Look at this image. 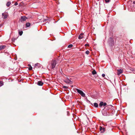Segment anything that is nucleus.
I'll list each match as a JSON object with an SVG mask.
<instances>
[{"instance_id":"22","label":"nucleus","mask_w":135,"mask_h":135,"mask_svg":"<svg viewBox=\"0 0 135 135\" xmlns=\"http://www.w3.org/2000/svg\"><path fill=\"white\" fill-rule=\"evenodd\" d=\"M85 53L86 54L88 55L89 53V51L88 50H87L86 51Z\"/></svg>"},{"instance_id":"24","label":"nucleus","mask_w":135,"mask_h":135,"mask_svg":"<svg viewBox=\"0 0 135 135\" xmlns=\"http://www.w3.org/2000/svg\"><path fill=\"white\" fill-rule=\"evenodd\" d=\"M107 103H103V106H105L107 105Z\"/></svg>"},{"instance_id":"28","label":"nucleus","mask_w":135,"mask_h":135,"mask_svg":"<svg viewBox=\"0 0 135 135\" xmlns=\"http://www.w3.org/2000/svg\"><path fill=\"white\" fill-rule=\"evenodd\" d=\"M47 20L46 19H45L44 21V22H45V21H46V20Z\"/></svg>"},{"instance_id":"25","label":"nucleus","mask_w":135,"mask_h":135,"mask_svg":"<svg viewBox=\"0 0 135 135\" xmlns=\"http://www.w3.org/2000/svg\"><path fill=\"white\" fill-rule=\"evenodd\" d=\"M18 4V3L17 2H16L14 4V5L15 6H16Z\"/></svg>"},{"instance_id":"8","label":"nucleus","mask_w":135,"mask_h":135,"mask_svg":"<svg viewBox=\"0 0 135 135\" xmlns=\"http://www.w3.org/2000/svg\"><path fill=\"white\" fill-rule=\"evenodd\" d=\"M37 84L39 86H42L43 84V83L41 81H39L38 82Z\"/></svg>"},{"instance_id":"17","label":"nucleus","mask_w":135,"mask_h":135,"mask_svg":"<svg viewBox=\"0 0 135 135\" xmlns=\"http://www.w3.org/2000/svg\"><path fill=\"white\" fill-rule=\"evenodd\" d=\"M3 85V82L2 81H0V86H2Z\"/></svg>"},{"instance_id":"20","label":"nucleus","mask_w":135,"mask_h":135,"mask_svg":"<svg viewBox=\"0 0 135 135\" xmlns=\"http://www.w3.org/2000/svg\"><path fill=\"white\" fill-rule=\"evenodd\" d=\"M73 46V45L72 44H70L68 46V48H70L72 47Z\"/></svg>"},{"instance_id":"33","label":"nucleus","mask_w":135,"mask_h":135,"mask_svg":"<svg viewBox=\"0 0 135 135\" xmlns=\"http://www.w3.org/2000/svg\"><path fill=\"white\" fill-rule=\"evenodd\" d=\"M104 129H105L104 128H103V130H104Z\"/></svg>"},{"instance_id":"26","label":"nucleus","mask_w":135,"mask_h":135,"mask_svg":"<svg viewBox=\"0 0 135 135\" xmlns=\"http://www.w3.org/2000/svg\"><path fill=\"white\" fill-rule=\"evenodd\" d=\"M102 77H104V76H105V74H102Z\"/></svg>"},{"instance_id":"2","label":"nucleus","mask_w":135,"mask_h":135,"mask_svg":"<svg viewBox=\"0 0 135 135\" xmlns=\"http://www.w3.org/2000/svg\"><path fill=\"white\" fill-rule=\"evenodd\" d=\"M76 90L77 91V92L80 94L82 97H85V94L83 93V92L82 90L79 89H76Z\"/></svg>"},{"instance_id":"7","label":"nucleus","mask_w":135,"mask_h":135,"mask_svg":"<svg viewBox=\"0 0 135 135\" xmlns=\"http://www.w3.org/2000/svg\"><path fill=\"white\" fill-rule=\"evenodd\" d=\"M84 34L83 33H81L78 36L79 39H82L83 37Z\"/></svg>"},{"instance_id":"32","label":"nucleus","mask_w":135,"mask_h":135,"mask_svg":"<svg viewBox=\"0 0 135 135\" xmlns=\"http://www.w3.org/2000/svg\"><path fill=\"white\" fill-rule=\"evenodd\" d=\"M40 17V16H38V19H39V18Z\"/></svg>"},{"instance_id":"16","label":"nucleus","mask_w":135,"mask_h":135,"mask_svg":"<svg viewBox=\"0 0 135 135\" xmlns=\"http://www.w3.org/2000/svg\"><path fill=\"white\" fill-rule=\"evenodd\" d=\"M18 33H19V35L20 36H21L22 35L23 32L22 31H19Z\"/></svg>"},{"instance_id":"31","label":"nucleus","mask_w":135,"mask_h":135,"mask_svg":"<svg viewBox=\"0 0 135 135\" xmlns=\"http://www.w3.org/2000/svg\"><path fill=\"white\" fill-rule=\"evenodd\" d=\"M102 127H101V128H100V130H102Z\"/></svg>"},{"instance_id":"15","label":"nucleus","mask_w":135,"mask_h":135,"mask_svg":"<svg viewBox=\"0 0 135 135\" xmlns=\"http://www.w3.org/2000/svg\"><path fill=\"white\" fill-rule=\"evenodd\" d=\"M109 41H110L111 42H112V44H113V39L112 38H110L109 39Z\"/></svg>"},{"instance_id":"5","label":"nucleus","mask_w":135,"mask_h":135,"mask_svg":"<svg viewBox=\"0 0 135 135\" xmlns=\"http://www.w3.org/2000/svg\"><path fill=\"white\" fill-rule=\"evenodd\" d=\"M27 19V18L25 16H22L21 20V22L25 21Z\"/></svg>"},{"instance_id":"13","label":"nucleus","mask_w":135,"mask_h":135,"mask_svg":"<svg viewBox=\"0 0 135 135\" xmlns=\"http://www.w3.org/2000/svg\"><path fill=\"white\" fill-rule=\"evenodd\" d=\"M94 104V106L96 107V108H97L98 107V104L97 103H95Z\"/></svg>"},{"instance_id":"30","label":"nucleus","mask_w":135,"mask_h":135,"mask_svg":"<svg viewBox=\"0 0 135 135\" xmlns=\"http://www.w3.org/2000/svg\"><path fill=\"white\" fill-rule=\"evenodd\" d=\"M85 46H89V45L88 44H86L85 45Z\"/></svg>"},{"instance_id":"27","label":"nucleus","mask_w":135,"mask_h":135,"mask_svg":"<svg viewBox=\"0 0 135 135\" xmlns=\"http://www.w3.org/2000/svg\"><path fill=\"white\" fill-rule=\"evenodd\" d=\"M105 1L106 2H109V0H105Z\"/></svg>"},{"instance_id":"3","label":"nucleus","mask_w":135,"mask_h":135,"mask_svg":"<svg viewBox=\"0 0 135 135\" xmlns=\"http://www.w3.org/2000/svg\"><path fill=\"white\" fill-rule=\"evenodd\" d=\"M65 82L67 84H71L72 82L69 79H67L65 81Z\"/></svg>"},{"instance_id":"12","label":"nucleus","mask_w":135,"mask_h":135,"mask_svg":"<svg viewBox=\"0 0 135 135\" xmlns=\"http://www.w3.org/2000/svg\"><path fill=\"white\" fill-rule=\"evenodd\" d=\"M11 4V3L10 2H8L6 3V5L7 6L9 7Z\"/></svg>"},{"instance_id":"29","label":"nucleus","mask_w":135,"mask_h":135,"mask_svg":"<svg viewBox=\"0 0 135 135\" xmlns=\"http://www.w3.org/2000/svg\"><path fill=\"white\" fill-rule=\"evenodd\" d=\"M133 4H135V1H134L133 2Z\"/></svg>"},{"instance_id":"19","label":"nucleus","mask_w":135,"mask_h":135,"mask_svg":"<svg viewBox=\"0 0 135 135\" xmlns=\"http://www.w3.org/2000/svg\"><path fill=\"white\" fill-rule=\"evenodd\" d=\"M92 73L94 75L97 73V72L95 70H93L92 71Z\"/></svg>"},{"instance_id":"18","label":"nucleus","mask_w":135,"mask_h":135,"mask_svg":"<svg viewBox=\"0 0 135 135\" xmlns=\"http://www.w3.org/2000/svg\"><path fill=\"white\" fill-rule=\"evenodd\" d=\"M30 24L29 22L27 23L26 25V26L27 27H28L29 26H30Z\"/></svg>"},{"instance_id":"11","label":"nucleus","mask_w":135,"mask_h":135,"mask_svg":"<svg viewBox=\"0 0 135 135\" xmlns=\"http://www.w3.org/2000/svg\"><path fill=\"white\" fill-rule=\"evenodd\" d=\"M40 66V64L39 63H37L35 64L34 68H36L37 67L38 68Z\"/></svg>"},{"instance_id":"1","label":"nucleus","mask_w":135,"mask_h":135,"mask_svg":"<svg viewBox=\"0 0 135 135\" xmlns=\"http://www.w3.org/2000/svg\"><path fill=\"white\" fill-rule=\"evenodd\" d=\"M56 64V61L55 60H52L51 61L49 65V66H47L49 67L48 69H53L54 68Z\"/></svg>"},{"instance_id":"6","label":"nucleus","mask_w":135,"mask_h":135,"mask_svg":"<svg viewBox=\"0 0 135 135\" xmlns=\"http://www.w3.org/2000/svg\"><path fill=\"white\" fill-rule=\"evenodd\" d=\"M117 71V74L118 75H119L120 74L122 73H123L122 70L121 69H118Z\"/></svg>"},{"instance_id":"21","label":"nucleus","mask_w":135,"mask_h":135,"mask_svg":"<svg viewBox=\"0 0 135 135\" xmlns=\"http://www.w3.org/2000/svg\"><path fill=\"white\" fill-rule=\"evenodd\" d=\"M62 87L63 88L65 89H67L68 88V87H67V86H63Z\"/></svg>"},{"instance_id":"14","label":"nucleus","mask_w":135,"mask_h":135,"mask_svg":"<svg viewBox=\"0 0 135 135\" xmlns=\"http://www.w3.org/2000/svg\"><path fill=\"white\" fill-rule=\"evenodd\" d=\"M103 102H101L100 104H99V106L100 107H102L103 105Z\"/></svg>"},{"instance_id":"4","label":"nucleus","mask_w":135,"mask_h":135,"mask_svg":"<svg viewBox=\"0 0 135 135\" xmlns=\"http://www.w3.org/2000/svg\"><path fill=\"white\" fill-rule=\"evenodd\" d=\"M103 114L104 115L106 116L108 114V113H107V111L104 110L103 109V110L102 111Z\"/></svg>"},{"instance_id":"23","label":"nucleus","mask_w":135,"mask_h":135,"mask_svg":"<svg viewBox=\"0 0 135 135\" xmlns=\"http://www.w3.org/2000/svg\"><path fill=\"white\" fill-rule=\"evenodd\" d=\"M29 70H31L32 69V67L31 66L29 67L28 69Z\"/></svg>"},{"instance_id":"10","label":"nucleus","mask_w":135,"mask_h":135,"mask_svg":"<svg viewBox=\"0 0 135 135\" xmlns=\"http://www.w3.org/2000/svg\"><path fill=\"white\" fill-rule=\"evenodd\" d=\"M6 46L5 45L0 46V51L5 48Z\"/></svg>"},{"instance_id":"9","label":"nucleus","mask_w":135,"mask_h":135,"mask_svg":"<svg viewBox=\"0 0 135 135\" xmlns=\"http://www.w3.org/2000/svg\"><path fill=\"white\" fill-rule=\"evenodd\" d=\"M2 15L3 18L4 19L6 18L7 17V13H3L2 14Z\"/></svg>"}]
</instances>
